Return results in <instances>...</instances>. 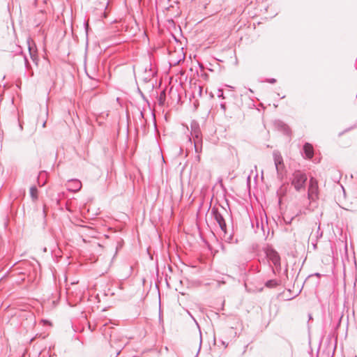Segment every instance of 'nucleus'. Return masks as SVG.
<instances>
[{"mask_svg": "<svg viewBox=\"0 0 357 357\" xmlns=\"http://www.w3.org/2000/svg\"><path fill=\"white\" fill-rule=\"evenodd\" d=\"M221 107H222L224 110H225V104H221Z\"/></svg>", "mask_w": 357, "mask_h": 357, "instance_id": "20", "label": "nucleus"}, {"mask_svg": "<svg viewBox=\"0 0 357 357\" xmlns=\"http://www.w3.org/2000/svg\"><path fill=\"white\" fill-rule=\"evenodd\" d=\"M273 160L275 166V169L278 172L284 167L283 158L280 153L278 151H275L273 153Z\"/></svg>", "mask_w": 357, "mask_h": 357, "instance_id": "9", "label": "nucleus"}, {"mask_svg": "<svg viewBox=\"0 0 357 357\" xmlns=\"http://www.w3.org/2000/svg\"><path fill=\"white\" fill-rule=\"evenodd\" d=\"M190 135L193 139L195 151L199 153L202 151V137L199 124L192 121L190 123Z\"/></svg>", "mask_w": 357, "mask_h": 357, "instance_id": "2", "label": "nucleus"}, {"mask_svg": "<svg viewBox=\"0 0 357 357\" xmlns=\"http://www.w3.org/2000/svg\"><path fill=\"white\" fill-rule=\"evenodd\" d=\"M319 196V186L317 179L312 177L310 178L309 186L307 190V197L309 200L315 201Z\"/></svg>", "mask_w": 357, "mask_h": 357, "instance_id": "5", "label": "nucleus"}, {"mask_svg": "<svg viewBox=\"0 0 357 357\" xmlns=\"http://www.w3.org/2000/svg\"><path fill=\"white\" fill-rule=\"evenodd\" d=\"M264 252L273 273H279L281 271V263L278 252L270 247L266 248Z\"/></svg>", "mask_w": 357, "mask_h": 357, "instance_id": "1", "label": "nucleus"}, {"mask_svg": "<svg viewBox=\"0 0 357 357\" xmlns=\"http://www.w3.org/2000/svg\"><path fill=\"white\" fill-rule=\"evenodd\" d=\"M26 43H27V45H28V50H29L30 57L32 59V61L36 65H38V57L37 55V48H36V44L31 37L27 38Z\"/></svg>", "mask_w": 357, "mask_h": 357, "instance_id": "7", "label": "nucleus"}, {"mask_svg": "<svg viewBox=\"0 0 357 357\" xmlns=\"http://www.w3.org/2000/svg\"><path fill=\"white\" fill-rule=\"evenodd\" d=\"M45 124L46 123L45 122L44 123H43V126L45 127Z\"/></svg>", "mask_w": 357, "mask_h": 357, "instance_id": "21", "label": "nucleus"}, {"mask_svg": "<svg viewBox=\"0 0 357 357\" xmlns=\"http://www.w3.org/2000/svg\"><path fill=\"white\" fill-rule=\"evenodd\" d=\"M283 127H284V130L286 133H288L289 132V128L288 127L286 126V125H283Z\"/></svg>", "mask_w": 357, "mask_h": 357, "instance_id": "18", "label": "nucleus"}, {"mask_svg": "<svg viewBox=\"0 0 357 357\" xmlns=\"http://www.w3.org/2000/svg\"><path fill=\"white\" fill-rule=\"evenodd\" d=\"M269 82L270 83H275V79H271L269 80Z\"/></svg>", "mask_w": 357, "mask_h": 357, "instance_id": "19", "label": "nucleus"}, {"mask_svg": "<svg viewBox=\"0 0 357 357\" xmlns=\"http://www.w3.org/2000/svg\"><path fill=\"white\" fill-rule=\"evenodd\" d=\"M67 189L69 191L77 192L82 188V183L78 179H70L68 181L67 184Z\"/></svg>", "mask_w": 357, "mask_h": 357, "instance_id": "8", "label": "nucleus"}, {"mask_svg": "<svg viewBox=\"0 0 357 357\" xmlns=\"http://www.w3.org/2000/svg\"><path fill=\"white\" fill-rule=\"evenodd\" d=\"M15 52H16V54H22V47L20 46H17V50L15 51Z\"/></svg>", "mask_w": 357, "mask_h": 357, "instance_id": "16", "label": "nucleus"}, {"mask_svg": "<svg viewBox=\"0 0 357 357\" xmlns=\"http://www.w3.org/2000/svg\"><path fill=\"white\" fill-rule=\"evenodd\" d=\"M110 295L112 296H114V293H111V294H110Z\"/></svg>", "mask_w": 357, "mask_h": 357, "instance_id": "23", "label": "nucleus"}, {"mask_svg": "<svg viewBox=\"0 0 357 357\" xmlns=\"http://www.w3.org/2000/svg\"><path fill=\"white\" fill-rule=\"evenodd\" d=\"M30 196L33 200L38 199V189L36 186H31L30 188Z\"/></svg>", "mask_w": 357, "mask_h": 357, "instance_id": "13", "label": "nucleus"}, {"mask_svg": "<svg viewBox=\"0 0 357 357\" xmlns=\"http://www.w3.org/2000/svg\"><path fill=\"white\" fill-rule=\"evenodd\" d=\"M211 213L213 214V216L216 221V222L218 224L220 229L222 232L225 234L227 233V225L225 220L222 215V214L218 211L217 208H213L211 211Z\"/></svg>", "mask_w": 357, "mask_h": 357, "instance_id": "6", "label": "nucleus"}, {"mask_svg": "<svg viewBox=\"0 0 357 357\" xmlns=\"http://www.w3.org/2000/svg\"><path fill=\"white\" fill-rule=\"evenodd\" d=\"M197 159L199 160L200 159V156L198 155H197Z\"/></svg>", "mask_w": 357, "mask_h": 357, "instance_id": "22", "label": "nucleus"}, {"mask_svg": "<svg viewBox=\"0 0 357 357\" xmlns=\"http://www.w3.org/2000/svg\"><path fill=\"white\" fill-rule=\"evenodd\" d=\"M321 274L315 273L308 276L305 280L303 288H305L307 290H313L318 288L319 284V278Z\"/></svg>", "mask_w": 357, "mask_h": 357, "instance_id": "4", "label": "nucleus"}, {"mask_svg": "<svg viewBox=\"0 0 357 357\" xmlns=\"http://www.w3.org/2000/svg\"><path fill=\"white\" fill-rule=\"evenodd\" d=\"M218 97L219 98H225L224 97V93H223V91L220 89L218 90Z\"/></svg>", "mask_w": 357, "mask_h": 357, "instance_id": "15", "label": "nucleus"}, {"mask_svg": "<svg viewBox=\"0 0 357 357\" xmlns=\"http://www.w3.org/2000/svg\"><path fill=\"white\" fill-rule=\"evenodd\" d=\"M356 97H357V94H356Z\"/></svg>", "mask_w": 357, "mask_h": 357, "instance_id": "24", "label": "nucleus"}, {"mask_svg": "<svg viewBox=\"0 0 357 357\" xmlns=\"http://www.w3.org/2000/svg\"><path fill=\"white\" fill-rule=\"evenodd\" d=\"M307 181V176L301 171H295L291 178V185L294 187L295 190L298 192L304 189L305 184Z\"/></svg>", "mask_w": 357, "mask_h": 357, "instance_id": "3", "label": "nucleus"}, {"mask_svg": "<svg viewBox=\"0 0 357 357\" xmlns=\"http://www.w3.org/2000/svg\"><path fill=\"white\" fill-rule=\"evenodd\" d=\"M197 90H198L199 96H202V86H197Z\"/></svg>", "mask_w": 357, "mask_h": 357, "instance_id": "17", "label": "nucleus"}, {"mask_svg": "<svg viewBox=\"0 0 357 357\" xmlns=\"http://www.w3.org/2000/svg\"><path fill=\"white\" fill-rule=\"evenodd\" d=\"M303 151L305 155V158L307 159H311L314 155V149L310 143H305L304 144Z\"/></svg>", "mask_w": 357, "mask_h": 357, "instance_id": "10", "label": "nucleus"}, {"mask_svg": "<svg viewBox=\"0 0 357 357\" xmlns=\"http://www.w3.org/2000/svg\"><path fill=\"white\" fill-rule=\"evenodd\" d=\"M280 283V280L273 279L266 282L265 287L268 289H275L278 287Z\"/></svg>", "mask_w": 357, "mask_h": 357, "instance_id": "11", "label": "nucleus"}, {"mask_svg": "<svg viewBox=\"0 0 357 357\" xmlns=\"http://www.w3.org/2000/svg\"><path fill=\"white\" fill-rule=\"evenodd\" d=\"M107 296V294L106 291H99L98 294L96 295V298L99 303H107V300L106 299V297Z\"/></svg>", "mask_w": 357, "mask_h": 357, "instance_id": "12", "label": "nucleus"}, {"mask_svg": "<svg viewBox=\"0 0 357 357\" xmlns=\"http://www.w3.org/2000/svg\"><path fill=\"white\" fill-rule=\"evenodd\" d=\"M24 63H25V67L26 69H30L31 68V66L28 61V59L26 56H24Z\"/></svg>", "mask_w": 357, "mask_h": 357, "instance_id": "14", "label": "nucleus"}]
</instances>
